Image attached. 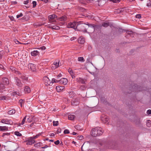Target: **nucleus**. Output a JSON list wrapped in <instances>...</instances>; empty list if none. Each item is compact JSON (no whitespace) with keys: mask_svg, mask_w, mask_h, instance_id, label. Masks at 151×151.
Returning <instances> with one entry per match:
<instances>
[{"mask_svg":"<svg viewBox=\"0 0 151 151\" xmlns=\"http://www.w3.org/2000/svg\"><path fill=\"white\" fill-rule=\"evenodd\" d=\"M103 133V131L101 128L96 127L92 129L91 134L93 137H96L102 134Z\"/></svg>","mask_w":151,"mask_h":151,"instance_id":"f257e3e1","label":"nucleus"},{"mask_svg":"<svg viewBox=\"0 0 151 151\" xmlns=\"http://www.w3.org/2000/svg\"><path fill=\"white\" fill-rule=\"evenodd\" d=\"M86 24H78L76 27V30L84 32H86L87 30L86 27Z\"/></svg>","mask_w":151,"mask_h":151,"instance_id":"f03ea898","label":"nucleus"},{"mask_svg":"<svg viewBox=\"0 0 151 151\" xmlns=\"http://www.w3.org/2000/svg\"><path fill=\"white\" fill-rule=\"evenodd\" d=\"M78 24V22H70L68 24L67 27L68 28H72L76 30V27Z\"/></svg>","mask_w":151,"mask_h":151,"instance_id":"7ed1b4c3","label":"nucleus"},{"mask_svg":"<svg viewBox=\"0 0 151 151\" xmlns=\"http://www.w3.org/2000/svg\"><path fill=\"white\" fill-rule=\"evenodd\" d=\"M1 122L2 123L10 125H12L13 124V122L11 119H2Z\"/></svg>","mask_w":151,"mask_h":151,"instance_id":"20e7f679","label":"nucleus"},{"mask_svg":"<svg viewBox=\"0 0 151 151\" xmlns=\"http://www.w3.org/2000/svg\"><path fill=\"white\" fill-rule=\"evenodd\" d=\"M43 80L46 85H51V82L47 76H45L43 78Z\"/></svg>","mask_w":151,"mask_h":151,"instance_id":"39448f33","label":"nucleus"},{"mask_svg":"<svg viewBox=\"0 0 151 151\" xmlns=\"http://www.w3.org/2000/svg\"><path fill=\"white\" fill-rule=\"evenodd\" d=\"M28 67L32 71H35L37 70L36 65L32 63L29 64Z\"/></svg>","mask_w":151,"mask_h":151,"instance_id":"423d86ee","label":"nucleus"},{"mask_svg":"<svg viewBox=\"0 0 151 151\" xmlns=\"http://www.w3.org/2000/svg\"><path fill=\"white\" fill-rule=\"evenodd\" d=\"M27 142L26 144L27 145H31L35 142V141L31 137H30L28 138V139L26 141Z\"/></svg>","mask_w":151,"mask_h":151,"instance_id":"0eeeda50","label":"nucleus"},{"mask_svg":"<svg viewBox=\"0 0 151 151\" xmlns=\"http://www.w3.org/2000/svg\"><path fill=\"white\" fill-rule=\"evenodd\" d=\"M15 82L16 84L19 87H22V84L21 81L17 77H15L14 78Z\"/></svg>","mask_w":151,"mask_h":151,"instance_id":"6e6552de","label":"nucleus"},{"mask_svg":"<svg viewBox=\"0 0 151 151\" xmlns=\"http://www.w3.org/2000/svg\"><path fill=\"white\" fill-rule=\"evenodd\" d=\"M78 42L80 44H83L85 42L84 38L82 36L80 37L78 40Z\"/></svg>","mask_w":151,"mask_h":151,"instance_id":"1a4fd4ad","label":"nucleus"},{"mask_svg":"<svg viewBox=\"0 0 151 151\" xmlns=\"http://www.w3.org/2000/svg\"><path fill=\"white\" fill-rule=\"evenodd\" d=\"M60 83L63 84L64 85H66L68 82L67 79L65 78H61L60 80Z\"/></svg>","mask_w":151,"mask_h":151,"instance_id":"9d476101","label":"nucleus"},{"mask_svg":"<svg viewBox=\"0 0 151 151\" xmlns=\"http://www.w3.org/2000/svg\"><path fill=\"white\" fill-rule=\"evenodd\" d=\"M86 25L88 26V27H90L92 29V31L94 32V31L96 25L93 24H89L88 22L87 23V24H86Z\"/></svg>","mask_w":151,"mask_h":151,"instance_id":"9b49d317","label":"nucleus"},{"mask_svg":"<svg viewBox=\"0 0 151 151\" xmlns=\"http://www.w3.org/2000/svg\"><path fill=\"white\" fill-rule=\"evenodd\" d=\"M9 130V128L8 127L0 126V131H7Z\"/></svg>","mask_w":151,"mask_h":151,"instance_id":"f8f14e48","label":"nucleus"},{"mask_svg":"<svg viewBox=\"0 0 151 151\" xmlns=\"http://www.w3.org/2000/svg\"><path fill=\"white\" fill-rule=\"evenodd\" d=\"M3 81L5 85H8L9 83V82L8 79L6 78H2Z\"/></svg>","mask_w":151,"mask_h":151,"instance_id":"ddd939ff","label":"nucleus"},{"mask_svg":"<svg viewBox=\"0 0 151 151\" xmlns=\"http://www.w3.org/2000/svg\"><path fill=\"white\" fill-rule=\"evenodd\" d=\"M64 86H58L56 87V89L58 92H60L64 88Z\"/></svg>","mask_w":151,"mask_h":151,"instance_id":"4468645a","label":"nucleus"},{"mask_svg":"<svg viewBox=\"0 0 151 151\" xmlns=\"http://www.w3.org/2000/svg\"><path fill=\"white\" fill-rule=\"evenodd\" d=\"M102 121L104 123H108L109 121V119L107 116H105L101 118Z\"/></svg>","mask_w":151,"mask_h":151,"instance_id":"2eb2a0df","label":"nucleus"},{"mask_svg":"<svg viewBox=\"0 0 151 151\" xmlns=\"http://www.w3.org/2000/svg\"><path fill=\"white\" fill-rule=\"evenodd\" d=\"M24 91L25 93H30L31 91V90L30 88L27 86H26L25 87Z\"/></svg>","mask_w":151,"mask_h":151,"instance_id":"dca6fc26","label":"nucleus"},{"mask_svg":"<svg viewBox=\"0 0 151 151\" xmlns=\"http://www.w3.org/2000/svg\"><path fill=\"white\" fill-rule=\"evenodd\" d=\"M39 52L37 50H34L31 52V55L32 56H36L38 55Z\"/></svg>","mask_w":151,"mask_h":151,"instance_id":"f3484780","label":"nucleus"},{"mask_svg":"<svg viewBox=\"0 0 151 151\" xmlns=\"http://www.w3.org/2000/svg\"><path fill=\"white\" fill-rule=\"evenodd\" d=\"M67 17L65 15H64L61 17H59L58 18V19L60 21H65L67 20Z\"/></svg>","mask_w":151,"mask_h":151,"instance_id":"a211bd4d","label":"nucleus"},{"mask_svg":"<svg viewBox=\"0 0 151 151\" xmlns=\"http://www.w3.org/2000/svg\"><path fill=\"white\" fill-rule=\"evenodd\" d=\"M21 78L23 80V82H25L27 81L28 80V78L23 75L21 76Z\"/></svg>","mask_w":151,"mask_h":151,"instance_id":"6ab92c4d","label":"nucleus"},{"mask_svg":"<svg viewBox=\"0 0 151 151\" xmlns=\"http://www.w3.org/2000/svg\"><path fill=\"white\" fill-rule=\"evenodd\" d=\"M57 17V16L55 14L51 15L48 16V19H54L55 18H56Z\"/></svg>","mask_w":151,"mask_h":151,"instance_id":"aec40b11","label":"nucleus"},{"mask_svg":"<svg viewBox=\"0 0 151 151\" xmlns=\"http://www.w3.org/2000/svg\"><path fill=\"white\" fill-rule=\"evenodd\" d=\"M75 127L77 130L78 131H82L83 129L79 125H77L75 126Z\"/></svg>","mask_w":151,"mask_h":151,"instance_id":"412c9836","label":"nucleus"},{"mask_svg":"<svg viewBox=\"0 0 151 151\" xmlns=\"http://www.w3.org/2000/svg\"><path fill=\"white\" fill-rule=\"evenodd\" d=\"M5 88L4 85L1 82H0V92L1 91L3 90Z\"/></svg>","mask_w":151,"mask_h":151,"instance_id":"4be33fe9","label":"nucleus"},{"mask_svg":"<svg viewBox=\"0 0 151 151\" xmlns=\"http://www.w3.org/2000/svg\"><path fill=\"white\" fill-rule=\"evenodd\" d=\"M127 33L131 37H133L134 35V34L133 32L132 31H127Z\"/></svg>","mask_w":151,"mask_h":151,"instance_id":"5701e85b","label":"nucleus"},{"mask_svg":"<svg viewBox=\"0 0 151 151\" xmlns=\"http://www.w3.org/2000/svg\"><path fill=\"white\" fill-rule=\"evenodd\" d=\"M109 23L108 22H105L102 24V26L104 27H106L109 25Z\"/></svg>","mask_w":151,"mask_h":151,"instance_id":"b1692460","label":"nucleus"},{"mask_svg":"<svg viewBox=\"0 0 151 151\" xmlns=\"http://www.w3.org/2000/svg\"><path fill=\"white\" fill-rule=\"evenodd\" d=\"M15 112V111L14 109H12L9 111L8 112V113L9 114H14Z\"/></svg>","mask_w":151,"mask_h":151,"instance_id":"393cba45","label":"nucleus"},{"mask_svg":"<svg viewBox=\"0 0 151 151\" xmlns=\"http://www.w3.org/2000/svg\"><path fill=\"white\" fill-rule=\"evenodd\" d=\"M11 95L13 96H15L16 95L19 96L20 93L18 91H14L12 92L11 93Z\"/></svg>","mask_w":151,"mask_h":151,"instance_id":"a878e982","label":"nucleus"},{"mask_svg":"<svg viewBox=\"0 0 151 151\" xmlns=\"http://www.w3.org/2000/svg\"><path fill=\"white\" fill-rule=\"evenodd\" d=\"M59 61L54 62L53 65H55V68H58L59 66Z\"/></svg>","mask_w":151,"mask_h":151,"instance_id":"bb28decb","label":"nucleus"},{"mask_svg":"<svg viewBox=\"0 0 151 151\" xmlns=\"http://www.w3.org/2000/svg\"><path fill=\"white\" fill-rule=\"evenodd\" d=\"M27 120L26 122L30 123L32 121V118L31 117L29 116H27Z\"/></svg>","mask_w":151,"mask_h":151,"instance_id":"cd10ccee","label":"nucleus"},{"mask_svg":"<svg viewBox=\"0 0 151 151\" xmlns=\"http://www.w3.org/2000/svg\"><path fill=\"white\" fill-rule=\"evenodd\" d=\"M75 116L73 115H69L68 116V119L69 120H73L74 119Z\"/></svg>","mask_w":151,"mask_h":151,"instance_id":"c85d7f7f","label":"nucleus"},{"mask_svg":"<svg viewBox=\"0 0 151 151\" xmlns=\"http://www.w3.org/2000/svg\"><path fill=\"white\" fill-rule=\"evenodd\" d=\"M41 133H39L37 134L36 135H35V136L31 137L34 140H35V139L39 137L41 135Z\"/></svg>","mask_w":151,"mask_h":151,"instance_id":"c756f323","label":"nucleus"},{"mask_svg":"<svg viewBox=\"0 0 151 151\" xmlns=\"http://www.w3.org/2000/svg\"><path fill=\"white\" fill-rule=\"evenodd\" d=\"M147 126L149 127L151 126V121L150 120H147L146 122Z\"/></svg>","mask_w":151,"mask_h":151,"instance_id":"7c9ffc66","label":"nucleus"},{"mask_svg":"<svg viewBox=\"0 0 151 151\" xmlns=\"http://www.w3.org/2000/svg\"><path fill=\"white\" fill-rule=\"evenodd\" d=\"M78 60L79 61L84 62L85 60L83 57H79L78 58Z\"/></svg>","mask_w":151,"mask_h":151,"instance_id":"2f4dec72","label":"nucleus"},{"mask_svg":"<svg viewBox=\"0 0 151 151\" xmlns=\"http://www.w3.org/2000/svg\"><path fill=\"white\" fill-rule=\"evenodd\" d=\"M135 89L136 90L135 91H142V89L141 88V87L139 86L136 87L135 86Z\"/></svg>","mask_w":151,"mask_h":151,"instance_id":"473e14b6","label":"nucleus"},{"mask_svg":"<svg viewBox=\"0 0 151 151\" xmlns=\"http://www.w3.org/2000/svg\"><path fill=\"white\" fill-rule=\"evenodd\" d=\"M10 134V133H3L2 136V137H5L6 136H9Z\"/></svg>","mask_w":151,"mask_h":151,"instance_id":"72a5a7b5","label":"nucleus"},{"mask_svg":"<svg viewBox=\"0 0 151 151\" xmlns=\"http://www.w3.org/2000/svg\"><path fill=\"white\" fill-rule=\"evenodd\" d=\"M14 134L16 136L19 137H20L22 136V134L19 132L16 131L14 132Z\"/></svg>","mask_w":151,"mask_h":151,"instance_id":"f704fd0d","label":"nucleus"},{"mask_svg":"<svg viewBox=\"0 0 151 151\" xmlns=\"http://www.w3.org/2000/svg\"><path fill=\"white\" fill-rule=\"evenodd\" d=\"M41 144H42L41 143L38 142V143H37L35 144L34 145V146L35 147H38L40 146H41Z\"/></svg>","mask_w":151,"mask_h":151,"instance_id":"c9c22d12","label":"nucleus"},{"mask_svg":"<svg viewBox=\"0 0 151 151\" xmlns=\"http://www.w3.org/2000/svg\"><path fill=\"white\" fill-rule=\"evenodd\" d=\"M78 79L80 82L82 83H85L84 81L81 78H79Z\"/></svg>","mask_w":151,"mask_h":151,"instance_id":"e433bc0d","label":"nucleus"},{"mask_svg":"<svg viewBox=\"0 0 151 151\" xmlns=\"http://www.w3.org/2000/svg\"><path fill=\"white\" fill-rule=\"evenodd\" d=\"M25 101L24 100L20 99L19 101V102L21 104V106H22V104L24 103Z\"/></svg>","mask_w":151,"mask_h":151,"instance_id":"4c0bfd02","label":"nucleus"},{"mask_svg":"<svg viewBox=\"0 0 151 151\" xmlns=\"http://www.w3.org/2000/svg\"><path fill=\"white\" fill-rule=\"evenodd\" d=\"M53 123L54 126H57L58 124V121H53Z\"/></svg>","mask_w":151,"mask_h":151,"instance_id":"58836bf2","label":"nucleus"},{"mask_svg":"<svg viewBox=\"0 0 151 151\" xmlns=\"http://www.w3.org/2000/svg\"><path fill=\"white\" fill-rule=\"evenodd\" d=\"M26 118H27V116H26L24 118V119H23L22 120V123H21V124L22 125H23L24 124V123L25 122V121H26Z\"/></svg>","mask_w":151,"mask_h":151,"instance_id":"ea45409f","label":"nucleus"},{"mask_svg":"<svg viewBox=\"0 0 151 151\" xmlns=\"http://www.w3.org/2000/svg\"><path fill=\"white\" fill-rule=\"evenodd\" d=\"M23 14L22 13H21L17 15L16 17L17 19L19 18L20 17H22Z\"/></svg>","mask_w":151,"mask_h":151,"instance_id":"a19ab883","label":"nucleus"},{"mask_svg":"<svg viewBox=\"0 0 151 151\" xmlns=\"http://www.w3.org/2000/svg\"><path fill=\"white\" fill-rule=\"evenodd\" d=\"M6 98V97L5 96H0V101L2 100H5Z\"/></svg>","mask_w":151,"mask_h":151,"instance_id":"79ce46f5","label":"nucleus"},{"mask_svg":"<svg viewBox=\"0 0 151 151\" xmlns=\"http://www.w3.org/2000/svg\"><path fill=\"white\" fill-rule=\"evenodd\" d=\"M52 29L55 30H58L59 29V27L57 26H53Z\"/></svg>","mask_w":151,"mask_h":151,"instance_id":"37998d69","label":"nucleus"},{"mask_svg":"<svg viewBox=\"0 0 151 151\" xmlns=\"http://www.w3.org/2000/svg\"><path fill=\"white\" fill-rule=\"evenodd\" d=\"M109 1H112L114 3H116L119 2L120 1V0H109Z\"/></svg>","mask_w":151,"mask_h":151,"instance_id":"c03bdc74","label":"nucleus"},{"mask_svg":"<svg viewBox=\"0 0 151 151\" xmlns=\"http://www.w3.org/2000/svg\"><path fill=\"white\" fill-rule=\"evenodd\" d=\"M68 71L70 75H71V74H73V71L71 68H69L68 70Z\"/></svg>","mask_w":151,"mask_h":151,"instance_id":"a18cd8bd","label":"nucleus"},{"mask_svg":"<svg viewBox=\"0 0 151 151\" xmlns=\"http://www.w3.org/2000/svg\"><path fill=\"white\" fill-rule=\"evenodd\" d=\"M61 129L60 128H58V129L57 131H56V133L57 134H59V133H60L61 132Z\"/></svg>","mask_w":151,"mask_h":151,"instance_id":"49530a36","label":"nucleus"},{"mask_svg":"<svg viewBox=\"0 0 151 151\" xmlns=\"http://www.w3.org/2000/svg\"><path fill=\"white\" fill-rule=\"evenodd\" d=\"M136 17L137 18L140 19L141 17V14H137L136 16Z\"/></svg>","mask_w":151,"mask_h":151,"instance_id":"de8ad7c7","label":"nucleus"},{"mask_svg":"<svg viewBox=\"0 0 151 151\" xmlns=\"http://www.w3.org/2000/svg\"><path fill=\"white\" fill-rule=\"evenodd\" d=\"M64 133L65 134H69L70 133V132L68 129H66L64 130Z\"/></svg>","mask_w":151,"mask_h":151,"instance_id":"09e8293b","label":"nucleus"},{"mask_svg":"<svg viewBox=\"0 0 151 151\" xmlns=\"http://www.w3.org/2000/svg\"><path fill=\"white\" fill-rule=\"evenodd\" d=\"M147 6L149 7L151 6V3L150 1H149V2L147 3Z\"/></svg>","mask_w":151,"mask_h":151,"instance_id":"8fccbe9b","label":"nucleus"},{"mask_svg":"<svg viewBox=\"0 0 151 151\" xmlns=\"http://www.w3.org/2000/svg\"><path fill=\"white\" fill-rule=\"evenodd\" d=\"M79 1L80 3L82 4H84L86 2V0H79Z\"/></svg>","mask_w":151,"mask_h":151,"instance_id":"3c124183","label":"nucleus"},{"mask_svg":"<svg viewBox=\"0 0 151 151\" xmlns=\"http://www.w3.org/2000/svg\"><path fill=\"white\" fill-rule=\"evenodd\" d=\"M32 4H33V7H35L36 6V4H37L36 1H33L32 2Z\"/></svg>","mask_w":151,"mask_h":151,"instance_id":"603ef678","label":"nucleus"},{"mask_svg":"<svg viewBox=\"0 0 151 151\" xmlns=\"http://www.w3.org/2000/svg\"><path fill=\"white\" fill-rule=\"evenodd\" d=\"M54 143L56 145H58L60 143V141L59 140H57L54 142Z\"/></svg>","mask_w":151,"mask_h":151,"instance_id":"864d4df0","label":"nucleus"},{"mask_svg":"<svg viewBox=\"0 0 151 151\" xmlns=\"http://www.w3.org/2000/svg\"><path fill=\"white\" fill-rule=\"evenodd\" d=\"M147 113L148 114H151V110L149 109L147 111Z\"/></svg>","mask_w":151,"mask_h":151,"instance_id":"5fc2aeb1","label":"nucleus"},{"mask_svg":"<svg viewBox=\"0 0 151 151\" xmlns=\"http://www.w3.org/2000/svg\"><path fill=\"white\" fill-rule=\"evenodd\" d=\"M29 2V0H27L26 1H24V4H27Z\"/></svg>","mask_w":151,"mask_h":151,"instance_id":"6e6d98bb","label":"nucleus"},{"mask_svg":"<svg viewBox=\"0 0 151 151\" xmlns=\"http://www.w3.org/2000/svg\"><path fill=\"white\" fill-rule=\"evenodd\" d=\"M50 22V23H52L53 22H55V20L54 19H49Z\"/></svg>","mask_w":151,"mask_h":151,"instance_id":"4d7b16f0","label":"nucleus"},{"mask_svg":"<svg viewBox=\"0 0 151 151\" xmlns=\"http://www.w3.org/2000/svg\"><path fill=\"white\" fill-rule=\"evenodd\" d=\"M79 137L78 139L80 140H82L83 138V136L81 135L79 137Z\"/></svg>","mask_w":151,"mask_h":151,"instance_id":"13d9d810","label":"nucleus"},{"mask_svg":"<svg viewBox=\"0 0 151 151\" xmlns=\"http://www.w3.org/2000/svg\"><path fill=\"white\" fill-rule=\"evenodd\" d=\"M55 79H56L53 78L52 79L51 81V84H52L54 83H55Z\"/></svg>","mask_w":151,"mask_h":151,"instance_id":"bf43d9fd","label":"nucleus"},{"mask_svg":"<svg viewBox=\"0 0 151 151\" xmlns=\"http://www.w3.org/2000/svg\"><path fill=\"white\" fill-rule=\"evenodd\" d=\"M62 76V75L61 74H59L56 76L57 78H58L61 77Z\"/></svg>","mask_w":151,"mask_h":151,"instance_id":"052dcab7","label":"nucleus"},{"mask_svg":"<svg viewBox=\"0 0 151 151\" xmlns=\"http://www.w3.org/2000/svg\"><path fill=\"white\" fill-rule=\"evenodd\" d=\"M76 38H77L76 37H71L70 38V40L71 41H73V40L76 39Z\"/></svg>","mask_w":151,"mask_h":151,"instance_id":"680f3d73","label":"nucleus"},{"mask_svg":"<svg viewBox=\"0 0 151 151\" xmlns=\"http://www.w3.org/2000/svg\"><path fill=\"white\" fill-rule=\"evenodd\" d=\"M14 42L17 44H18L19 43V42L16 39H14Z\"/></svg>","mask_w":151,"mask_h":151,"instance_id":"e2e57ef3","label":"nucleus"},{"mask_svg":"<svg viewBox=\"0 0 151 151\" xmlns=\"http://www.w3.org/2000/svg\"><path fill=\"white\" fill-rule=\"evenodd\" d=\"M41 49L42 50H45L46 49V47L45 46H42L41 47H40Z\"/></svg>","mask_w":151,"mask_h":151,"instance_id":"0e129e2a","label":"nucleus"},{"mask_svg":"<svg viewBox=\"0 0 151 151\" xmlns=\"http://www.w3.org/2000/svg\"><path fill=\"white\" fill-rule=\"evenodd\" d=\"M55 83H60V80H58L57 79H55Z\"/></svg>","mask_w":151,"mask_h":151,"instance_id":"69168bd1","label":"nucleus"},{"mask_svg":"<svg viewBox=\"0 0 151 151\" xmlns=\"http://www.w3.org/2000/svg\"><path fill=\"white\" fill-rule=\"evenodd\" d=\"M47 27L49 28H51V29H52V28L53 27V26H52V25H49Z\"/></svg>","mask_w":151,"mask_h":151,"instance_id":"338daca9","label":"nucleus"},{"mask_svg":"<svg viewBox=\"0 0 151 151\" xmlns=\"http://www.w3.org/2000/svg\"><path fill=\"white\" fill-rule=\"evenodd\" d=\"M12 4H15L17 3L16 1H12Z\"/></svg>","mask_w":151,"mask_h":151,"instance_id":"774afa93","label":"nucleus"}]
</instances>
